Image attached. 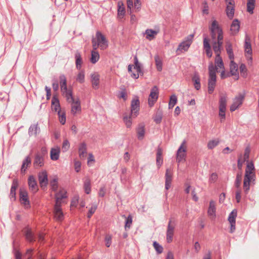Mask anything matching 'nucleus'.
Here are the masks:
<instances>
[{"label":"nucleus","instance_id":"obj_56","mask_svg":"<svg viewBox=\"0 0 259 259\" xmlns=\"http://www.w3.org/2000/svg\"><path fill=\"white\" fill-rule=\"evenodd\" d=\"M58 114L59 115V121L62 124H64L66 122V116L64 112L59 111Z\"/></svg>","mask_w":259,"mask_h":259},{"label":"nucleus","instance_id":"obj_43","mask_svg":"<svg viewBox=\"0 0 259 259\" xmlns=\"http://www.w3.org/2000/svg\"><path fill=\"white\" fill-rule=\"evenodd\" d=\"M24 231L26 239L29 242H33L34 240L31 230L29 228H26Z\"/></svg>","mask_w":259,"mask_h":259},{"label":"nucleus","instance_id":"obj_11","mask_svg":"<svg viewBox=\"0 0 259 259\" xmlns=\"http://www.w3.org/2000/svg\"><path fill=\"white\" fill-rule=\"evenodd\" d=\"M140 109V101L138 97L133 99L131 102V116L135 118L138 115Z\"/></svg>","mask_w":259,"mask_h":259},{"label":"nucleus","instance_id":"obj_20","mask_svg":"<svg viewBox=\"0 0 259 259\" xmlns=\"http://www.w3.org/2000/svg\"><path fill=\"white\" fill-rule=\"evenodd\" d=\"M56 202L55 205H61L62 200L67 197L66 191L64 189H61L59 192L55 194Z\"/></svg>","mask_w":259,"mask_h":259},{"label":"nucleus","instance_id":"obj_36","mask_svg":"<svg viewBox=\"0 0 259 259\" xmlns=\"http://www.w3.org/2000/svg\"><path fill=\"white\" fill-rule=\"evenodd\" d=\"M192 81L194 82V85L196 90H199L201 88L200 79L198 73H195L192 77Z\"/></svg>","mask_w":259,"mask_h":259},{"label":"nucleus","instance_id":"obj_41","mask_svg":"<svg viewBox=\"0 0 259 259\" xmlns=\"http://www.w3.org/2000/svg\"><path fill=\"white\" fill-rule=\"evenodd\" d=\"M31 158L29 156H27L23 161L22 165L21 166V171L25 172L27 168H28V166L31 164Z\"/></svg>","mask_w":259,"mask_h":259},{"label":"nucleus","instance_id":"obj_61","mask_svg":"<svg viewBox=\"0 0 259 259\" xmlns=\"http://www.w3.org/2000/svg\"><path fill=\"white\" fill-rule=\"evenodd\" d=\"M111 240H112V237H111V235H107L106 236L105 238V242H106V246L107 247H109L111 245Z\"/></svg>","mask_w":259,"mask_h":259},{"label":"nucleus","instance_id":"obj_35","mask_svg":"<svg viewBox=\"0 0 259 259\" xmlns=\"http://www.w3.org/2000/svg\"><path fill=\"white\" fill-rule=\"evenodd\" d=\"M59 79L61 92H66V90H67V80L65 76L63 74L59 76Z\"/></svg>","mask_w":259,"mask_h":259},{"label":"nucleus","instance_id":"obj_15","mask_svg":"<svg viewBox=\"0 0 259 259\" xmlns=\"http://www.w3.org/2000/svg\"><path fill=\"white\" fill-rule=\"evenodd\" d=\"M39 183L42 189H45L48 184V174L46 170L39 172L38 175Z\"/></svg>","mask_w":259,"mask_h":259},{"label":"nucleus","instance_id":"obj_55","mask_svg":"<svg viewBox=\"0 0 259 259\" xmlns=\"http://www.w3.org/2000/svg\"><path fill=\"white\" fill-rule=\"evenodd\" d=\"M76 81L82 83L84 81V72L83 71H80L77 74L76 78Z\"/></svg>","mask_w":259,"mask_h":259},{"label":"nucleus","instance_id":"obj_17","mask_svg":"<svg viewBox=\"0 0 259 259\" xmlns=\"http://www.w3.org/2000/svg\"><path fill=\"white\" fill-rule=\"evenodd\" d=\"M60 205H55L54 214L55 219L58 221H62L64 219V214Z\"/></svg>","mask_w":259,"mask_h":259},{"label":"nucleus","instance_id":"obj_34","mask_svg":"<svg viewBox=\"0 0 259 259\" xmlns=\"http://www.w3.org/2000/svg\"><path fill=\"white\" fill-rule=\"evenodd\" d=\"M78 151L80 158L84 159L87 155V146L84 143H82L80 145Z\"/></svg>","mask_w":259,"mask_h":259},{"label":"nucleus","instance_id":"obj_22","mask_svg":"<svg viewBox=\"0 0 259 259\" xmlns=\"http://www.w3.org/2000/svg\"><path fill=\"white\" fill-rule=\"evenodd\" d=\"M70 103H71V112L73 115L81 111L80 103L78 99L72 101Z\"/></svg>","mask_w":259,"mask_h":259},{"label":"nucleus","instance_id":"obj_3","mask_svg":"<svg viewBox=\"0 0 259 259\" xmlns=\"http://www.w3.org/2000/svg\"><path fill=\"white\" fill-rule=\"evenodd\" d=\"M227 102V95L226 93L222 94L219 98V116L221 117V121L225 120L226 118V111Z\"/></svg>","mask_w":259,"mask_h":259},{"label":"nucleus","instance_id":"obj_25","mask_svg":"<svg viewBox=\"0 0 259 259\" xmlns=\"http://www.w3.org/2000/svg\"><path fill=\"white\" fill-rule=\"evenodd\" d=\"M254 170V167L253 164L252 162L248 163L245 169L244 177L254 178L255 177Z\"/></svg>","mask_w":259,"mask_h":259},{"label":"nucleus","instance_id":"obj_52","mask_svg":"<svg viewBox=\"0 0 259 259\" xmlns=\"http://www.w3.org/2000/svg\"><path fill=\"white\" fill-rule=\"evenodd\" d=\"M123 217L126 219L125 224V229H130L131 227V225L132 224V217L131 215H129L127 217H126L125 215H123Z\"/></svg>","mask_w":259,"mask_h":259},{"label":"nucleus","instance_id":"obj_63","mask_svg":"<svg viewBox=\"0 0 259 259\" xmlns=\"http://www.w3.org/2000/svg\"><path fill=\"white\" fill-rule=\"evenodd\" d=\"M141 3L140 0L134 1V7L137 11H139L141 9Z\"/></svg>","mask_w":259,"mask_h":259},{"label":"nucleus","instance_id":"obj_18","mask_svg":"<svg viewBox=\"0 0 259 259\" xmlns=\"http://www.w3.org/2000/svg\"><path fill=\"white\" fill-rule=\"evenodd\" d=\"M44 164V156L40 153H37L36 154L33 161V166L35 168L41 167Z\"/></svg>","mask_w":259,"mask_h":259},{"label":"nucleus","instance_id":"obj_51","mask_svg":"<svg viewBox=\"0 0 259 259\" xmlns=\"http://www.w3.org/2000/svg\"><path fill=\"white\" fill-rule=\"evenodd\" d=\"M134 69L136 70L137 73H133L131 74V76L134 78H138L139 77V74L141 72V68L140 64L139 63L138 64H135L134 66Z\"/></svg>","mask_w":259,"mask_h":259},{"label":"nucleus","instance_id":"obj_21","mask_svg":"<svg viewBox=\"0 0 259 259\" xmlns=\"http://www.w3.org/2000/svg\"><path fill=\"white\" fill-rule=\"evenodd\" d=\"M18 185V180L17 179H14L12 182L10 193V198L12 200H16V191Z\"/></svg>","mask_w":259,"mask_h":259},{"label":"nucleus","instance_id":"obj_10","mask_svg":"<svg viewBox=\"0 0 259 259\" xmlns=\"http://www.w3.org/2000/svg\"><path fill=\"white\" fill-rule=\"evenodd\" d=\"M158 93V89L156 86H154L151 89L148 98V105L150 107H152L157 100Z\"/></svg>","mask_w":259,"mask_h":259},{"label":"nucleus","instance_id":"obj_27","mask_svg":"<svg viewBox=\"0 0 259 259\" xmlns=\"http://www.w3.org/2000/svg\"><path fill=\"white\" fill-rule=\"evenodd\" d=\"M240 29V22L237 19L234 20L230 26V31L232 35L236 34Z\"/></svg>","mask_w":259,"mask_h":259},{"label":"nucleus","instance_id":"obj_12","mask_svg":"<svg viewBox=\"0 0 259 259\" xmlns=\"http://www.w3.org/2000/svg\"><path fill=\"white\" fill-rule=\"evenodd\" d=\"M227 3L226 9V15L229 19H232L234 15V0H225Z\"/></svg>","mask_w":259,"mask_h":259},{"label":"nucleus","instance_id":"obj_53","mask_svg":"<svg viewBox=\"0 0 259 259\" xmlns=\"http://www.w3.org/2000/svg\"><path fill=\"white\" fill-rule=\"evenodd\" d=\"M153 245L158 254H160L163 252V248L162 246L156 241H154Z\"/></svg>","mask_w":259,"mask_h":259},{"label":"nucleus","instance_id":"obj_23","mask_svg":"<svg viewBox=\"0 0 259 259\" xmlns=\"http://www.w3.org/2000/svg\"><path fill=\"white\" fill-rule=\"evenodd\" d=\"M91 81L92 87L94 89H97L99 88L100 82V75L97 72H94L91 74Z\"/></svg>","mask_w":259,"mask_h":259},{"label":"nucleus","instance_id":"obj_64","mask_svg":"<svg viewBox=\"0 0 259 259\" xmlns=\"http://www.w3.org/2000/svg\"><path fill=\"white\" fill-rule=\"evenodd\" d=\"M177 102V97L175 95H172L170 97V100L169 103H171V104H175Z\"/></svg>","mask_w":259,"mask_h":259},{"label":"nucleus","instance_id":"obj_29","mask_svg":"<svg viewBox=\"0 0 259 259\" xmlns=\"http://www.w3.org/2000/svg\"><path fill=\"white\" fill-rule=\"evenodd\" d=\"M74 57L75 59L76 68L78 70H80L83 63L82 58L81 57L80 52H79L78 51H76L74 54Z\"/></svg>","mask_w":259,"mask_h":259},{"label":"nucleus","instance_id":"obj_1","mask_svg":"<svg viewBox=\"0 0 259 259\" xmlns=\"http://www.w3.org/2000/svg\"><path fill=\"white\" fill-rule=\"evenodd\" d=\"M212 39V47L222 46L223 44V31L216 20L212 21L209 27Z\"/></svg>","mask_w":259,"mask_h":259},{"label":"nucleus","instance_id":"obj_7","mask_svg":"<svg viewBox=\"0 0 259 259\" xmlns=\"http://www.w3.org/2000/svg\"><path fill=\"white\" fill-rule=\"evenodd\" d=\"M95 38L97 40L98 44L100 45V49L101 50H105L108 48V40L100 31H97Z\"/></svg>","mask_w":259,"mask_h":259},{"label":"nucleus","instance_id":"obj_26","mask_svg":"<svg viewBox=\"0 0 259 259\" xmlns=\"http://www.w3.org/2000/svg\"><path fill=\"white\" fill-rule=\"evenodd\" d=\"M230 70L231 75L235 76V79L237 80L239 78L238 65L234 62L233 60H231Z\"/></svg>","mask_w":259,"mask_h":259},{"label":"nucleus","instance_id":"obj_62","mask_svg":"<svg viewBox=\"0 0 259 259\" xmlns=\"http://www.w3.org/2000/svg\"><path fill=\"white\" fill-rule=\"evenodd\" d=\"M202 5H203V10H202V12L203 14H208V6L207 5V3L206 1H204L202 3Z\"/></svg>","mask_w":259,"mask_h":259},{"label":"nucleus","instance_id":"obj_33","mask_svg":"<svg viewBox=\"0 0 259 259\" xmlns=\"http://www.w3.org/2000/svg\"><path fill=\"white\" fill-rule=\"evenodd\" d=\"M162 149L160 147H158L156 153V164L158 167L159 168L162 165L163 162V159L162 157Z\"/></svg>","mask_w":259,"mask_h":259},{"label":"nucleus","instance_id":"obj_38","mask_svg":"<svg viewBox=\"0 0 259 259\" xmlns=\"http://www.w3.org/2000/svg\"><path fill=\"white\" fill-rule=\"evenodd\" d=\"M158 33V31L154 30L152 29H147L145 31L146 34V38L149 40H151L155 38V36Z\"/></svg>","mask_w":259,"mask_h":259},{"label":"nucleus","instance_id":"obj_8","mask_svg":"<svg viewBox=\"0 0 259 259\" xmlns=\"http://www.w3.org/2000/svg\"><path fill=\"white\" fill-rule=\"evenodd\" d=\"M186 141L184 140L179 148L177 153V161L178 163L185 161L186 156Z\"/></svg>","mask_w":259,"mask_h":259},{"label":"nucleus","instance_id":"obj_19","mask_svg":"<svg viewBox=\"0 0 259 259\" xmlns=\"http://www.w3.org/2000/svg\"><path fill=\"white\" fill-rule=\"evenodd\" d=\"M28 184L29 190L33 193H35L38 191V188L37 182L33 176L29 177L28 179Z\"/></svg>","mask_w":259,"mask_h":259},{"label":"nucleus","instance_id":"obj_60","mask_svg":"<svg viewBox=\"0 0 259 259\" xmlns=\"http://www.w3.org/2000/svg\"><path fill=\"white\" fill-rule=\"evenodd\" d=\"M97 206L96 205H93L90 209H89V212L88 213V218H90L93 213H95Z\"/></svg>","mask_w":259,"mask_h":259},{"label":"nucleus","instance_id":"obj_2","mask_svg":"<svg viewBox=\"0 0 259 259\" xmlns=\"http://www.w3.org/2000/svg\"><path fill=\"white\" fill-rule=\"evenodd\" d=\"M209 78L208 81V92L211 94L213 93L216 84L217 77L215 68L212 62L208 66Z\"/></svg>","mask_w":259,"mask_h":259},{"label":"nucleus","instance_id":"obj_45","mask_svg":"<svg viewBox=\"0 0 259 259\" xmlns=\"http://www.w3.org/2000/svg\"><path fill=\"white\" fill-rule=\"evenodd\" d=\"M39 130L38 124H35L31 125L29 128V135L30 136H36L37 133V131Z\"/></svg>","mask_w":259,"mask_h":259},{"label":"nucleus","instance_id":"obj_59","mask_svg":"<svg viewBox=\"0 0 259 259\" xmlns=\"http://www.w3.org/2000/svg\"><path fill=\"white\" fill-rule=\"evenodd\" d=\"M93 50L92 51H97L98 48H100V45L98 44L97 40L95 37H93L92 39Z\"/></svg>","mask_w":259,"mask_h":259},{"label":"nucleus","instance_id":"obj_57","mask_svg":"<svg viewBox=\"0 0 259 259\" xmlns=\"http://www.w3.org/2000/svg\"><path fill=\"white\" fill-rule=\"evenodd\" d=\"M226 51L230 60L234 59V54L231 45H228L226 47Z\"/></svg>","mask_w":259,"mask_h":259},{"label":"nucleus","instance_id":"obj_42","mask_svg":"<svg viewBox=\"0 0 259 259\" xmlns=\"http://www.w3.org/2000/svg\"><path fill=\"white\" fill-rule=\"evenodd\" d=\"M255 7V0H247V11L252 14Z\"/></svg>","mask_w":259,"mask_h":259},{"label":"nucleus","instance_id":"obj_31","mask_svg":"<svg viewBox=\"0 0 259 259\" xmlns=\"http://www.w3.org/2000/svg\"><path fill=\"white\" fill-rule=\"evenodd\" d=\"M117 15L120 18H122L125 14V10L122 2L119 1L117 5Z\"/></svg>","mask_w":259,"mask_h":259},{"label":"nucleus","instance_id":"obj_39","mask_svg":"<svg viewBox=\"0 0 259 259\" xmlns=\"http://www.w3.org/2000/svg\"><path fill=\"white\" fill-rule=\"evenodd\" d=\"M100 58V55L97 51H91V57L90 58V61L92 64H95L97 63Z\"/></svg>","mask_w":259,"mask_h":259},{"label":"nucleus","instance_id":"obj_37","mask_svg":"<svg viewBox=\"0 0 259 259\" xmlns=\"http://www.w3.org/2000/svg\"><path fill=\"white\" fill-rule=\"evenodd\" d=\"M52 108L55 111H61L59 100L55 97H53L52 100Z\"/></svg>","mask_w":259,"mask_h":259},{"label":"nucleus","instance_id":"obj_48","mask_svg":"<svg viewBox=\"0 0 259 259\" xmlns=\"http://www.w3.org/2000/svg\"><path fill=\"white\" fill-rule=\"evenodd\" d=\"M154 59L157 70L161 71L162 69V63L161 60L158 55H156L154 57Z\"/></svg>","mask_w":259,"mask_h":259},{"label":"nucleus","instance_id":"obj_32","mask_svg":"<svg viewBox=\"0 0 259 259\" xmlns=\"http://www.w3.org/2000/svg\"><path fill=\"white\" fill-rule=\"evenodd\" d=\"M251 180H254L253 178L244 177L243 181V189L245 193L247 194L250 189V184Z\"/></svg>","mask_w":259,"mask_h":259},{"label":"nucleus","instance_id":"obj_16","mask_svg":"<svg viewBox=\"0 0 259 259\" xmlns=\"http://www.w3.org/2000/svg\"><path fill=\"white\" fill-rule=\"evenodd\" d=\"M237 217V210L234 209L229 214L228 221L230 224V233H233L235 230L236 218Z\"/></svg>","mask_w":259,"mask_h":259},{"label":"nucleus","instance_id":"obj_54","mask_svg":"<svg viewBox=\"0 0 259 259\" xmlns=\"http://www.w3.org/2000/svg\"><path fill=\"white\" fill-rule=\"evenodd\" d=\"M133 117L131 116V114L129 116H124L123 117V121L127 128H130L132 126V122L131 118Z\"/></svg>","mask_w":259,"mask_h":259},{"label":"nucleus","instance_id":"obj_44","mask_svg":"<svg viewBox=\"0 0 259 259\" xmlns=\"http://www.w3.org/2000/svg\"><path fill=\"white\" fill-rule=\"evenodd\" d=\"M62 93L66 97L68 102L71 103L72 101L75 100L73 97L72 93L71 90H66V92H63Z\"/></svg>","mask_w":259,"mask_h":259},{"label":"nucleus","instance_id":"obj_4","mask_svg":"<svg viewBox=\"0 0 259 259\" xmlns=\"http://www.w3.org/2000/svg\"><path fill=\"white\" fill-rule=\"evenodd\" d=\"M194 34H190L187 36L185 40L181 42L176 50L178 54L180 53L187 51L190 48L191 44L193 42Z\"/></svg>","mask_w":259,"mask_h":259},{"label":"nucleus","instance_id":"obj_14","mask_svg":"<svg viewBox=\"0 0 259 259\" xmlns=\"http://www.w3.org/2000/svg\"><path fill=\"white\" fill-rule=\"evenodd\" d=\"M244 96L240 94L238 96H237L234 99L233 101V103L230 106V111L231 112L234 111L236 110L239 106H240L243 102L244 100Z\"/></svg>","mask_w":259,"mask_h":259},{"label":"nucleus","instance_id":"obj_47","mask_svg":"<svg viewBox=\"0 0 259 259\" xmlns=\"http://www.w3.org/2000/svg\"><path fill=\"white\" fill-rule=\"evenodd\" d=\"M162 118V111L160 109H158L154 117V120L156 123H160Z\"/></svg>","mask_w":259,"mask_h":259},{"label":"nucleus","instance_id":"obj_13","mask_svg":"<svg viewBox=\"0 0 259 259\" xmlns=\"http://www.w3.org/2000/svg\"><path fill=\"white\" fill-rule=\"evenodd\" d=\"M244 48L245 52L246 53L245 56L246 58L248 60H249L251 61H252V49L250 44V37L247 35H246L245 36Z\"/></svg>","mask_w":259,"mask_h":259},{"label":"nucleus","instance_id":"obj_49","mask_svg":"<svg viewBox=\"0 0 259 259\" xmlns=\"http://www.w3.org/2000/svg\"><path fill=\"white\" fill-rule=\"evenodd\" d=\"M220 143L219 139H215L209 141L207 143V148L209 149H212Z\"/></svg>","mask_w":259,"mask_h":259},{"label":"nucleus","instance_id":"obj_46","mask_svg":"<svg viewBox=\"0 0 259 259\" xmlns=\"http://www.w3.org/2000/svg\"><path fill=\"white\" fill-rule=\"evenodd\" d=\"M50 184L51 187V189L54 191H56L58 189V178L55 177L50 182Z\"/></svg>","mask_w":259,"mask_h":259},{"label":"nucleus","instance_id":"obj_28","mask_svg":"<svg viewBox=\"0 0 259 259\" xmlns=\"http://www.w3.org/2000/svg\"><path fill=\"white\" fill-rule=\"evenodd\" d=\"M165 188L166 190H168L171 186L172 181V173L170 172L169 169H166L165 172Z\"/></svg>","mask_w":259,"mask_h":259},{"label":"nucleus","instance_id":"obj_58","mask_svg":"<svg viewBox=\"0 0 259 259\" xmlns=\"http://www.w3.org/2000/svg\"><path fill=\"white\" fill-rule=\"evenodd\" d=\"M70 147V144L69 141L67 140H65L63 141V145H62V150L63 152H65L67 151Z\"/></svg>","mask_w":259,"mask_h":259},{"label":"nucleus","instance_id":"obj_24","mask_svg":"<svg viewBox=\"0 0 259 259\" xmlns=\"http://www.w3.org/2000/svg\"><path fill=\"white\" fill-rule=\"evenodd\" d=\"M137 134V138L139 140H142L144 139L145 134V124L143 123H141L138 124L136 128Z\"/></svg>","mask_w":259,"mask_h":259},{"label":"nucleus","instance_id":"obj_30","mask_svg":"<svg viewBox=\"0 0 259 259\" xmlns=\"http://www.w3.org/2000/svg\"><path fill=\"white\" fill-rule=\"evenodd\" d=\"M60 149L59 147L53 148L50 152L51 159L53 160H57L59 158Z\"/></svg>","mask_w":259,"mask_h":259},{"label":"nucleus","instance_id":"obj_50","mask_svg":"<svg viewBox=\"0 0 259 259\" xmlns=\"http://www.w3.org/2000/svg\"><path fill=\"white\" fill-rule=\"evenodd\" d=\"M85 192L89 194L91 192V181L89 178H87L84 182L83 185Z\"/></svg>","mask_w":259,"mask_h":259},{"label":"nucleus","instance_id":"obj_6","mask_svg":"<svg viewBox=\"0 0 259 259\" xmlns=\"http://www.w3.org/2000/svg\"><path fill=\"white\" fill-rule=\"evenodd\" d=\"M222 46H214L212 47L213 51L216 55L215 59V65L214 67L215 68V71L220 68L221 69H224V65L222 59L220 56L221 49Z\"/></svg>","mask_w":259,"mask_h":259},{"label":"nucleus","instance_id":"obj_40","mask_svg":"<svg viewBox=\"0 0 259 259\" xmlns=\"http://www.w3.org/2000/svg\"><path fill=\"white\" fill-rule=\"evenodd\" d=\"M208 214L209 216L214 217L215 216V203L213 201H210L209 202V206L208 209Z\"/></svg>","mask_w":259,"mask_h":259},{"label":"nucleus","instance_id":"obj_9","mask_svg":"<svg viewBox=\"0 0 259 259\" xmlns=\"http://www.w3.org/2000/svg\"><path fill=\"white\" fill-rule=\"evenodd\" d=\"M19 200L25 208H28L30 207L28 193L26 190L22 188L20 189Z\"/></svg>","mask_w":259,"mask_h":259},{"label":"nucleus","instance_id":"obj_5","mask_svg":"<svg viewBox=\"0 0 259 259\" xmlns=\"http://www.w3.org/2000/svg\"><path fill=\"white\" fill-rule=\"evenodd\" d=\"M176 226V224L175 220L172 218H170L168 221L166 232V239L168 243H170L172 241Z\"/></svg>","mask_w":259,"mask_h":259}]
</instances>
